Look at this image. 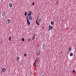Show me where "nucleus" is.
<instances>
[{"label": "nucleus", "mask_w": 76, "mask_h": 76, "mask_svg": "<svg viewBox=\"0 0 76 76\" xmlns=\"http://www.w3.org/2000/svg\"><path fill=\"white\" fill-rule=\"evenodd\" d=\"M26 16L27 15V12H25L24 14Z\"/></svg>", "instance_id": "nucleus-15"}, {"label": "nucleus", "mask_w": 76, "mask_h": 76, "mask_svg": "<svg viewBox=\"0 0 76 76\" xmlns=\"http://www.w3.org/2000/svg\"><path fill=\"white\" fill-rule=\"evenodd\" d=\"M28 19L29 20H31L32 19V16H30L28 17Z\"/></svg>", "instance_id": "nucleus-6"}, {"label": "nucleus", "mask_w": 76, "mask_h": 76, "mask_svg": "<svg viewBox=\"0 0 76 76\" xmlns=\"http://www.w3.org/2000/svg\"><path fill=\"white\" fill-rule=\"evenodd\" d=\"M5 13H6V12H5V11H4L3 12L2 16H5Z\"/></svg>", "instance_id": "nucleus-7"}, {"label": "nucleus", "mask_w": 76, "mask_h": 76, "mask_svg": "<svg viewBox=\"0 0 76 76\" xmlns=\"http://www.w3.org/2000/svg\"><path fill=\"white\" fill-rule=\"evenodd\" d=\"M69 55L70 56H73V53H70Z\"/></svg>", "instance_id": "nucleus-11"}, {"label": "nucleus", "mask_w": 76, "mask_h": 76, "mask_svg": "<svg viewBox=\"0 0 76 76\" xmlns=\"http://www.w3.org/2000/svg\"><path fill=\"white\" fill-rule=\"evenodd\" d=\"M28 16H31V13H29L28 14Z\"/></svg>", "instance_id": "nucleus-20"}, {"label": "nucleus", "mask_w": 76, "mask_h": 76, "mask_svg": "<svg viewBox=\"0 0 76 76\" xmlns=\"http://www.w3.org/2000/svg\"><path fill=\"white\" fill-rule=\"evenodd\" d=\"M39 57H37L35 61L36 63H37L38 61V60H39Z\"/></svg>", "instance_id": "nucleus-5"}, {"label": "nucleus", "mask_w": 76, "mask_h": 76, "mask_svg": "<svg viewBox=\"0 0 76 76\" xmlns=\"http://www.w3.org/2000/svg\"><path fill=\"white\" fill-rule=\"evenodd\" d=\"M28 15L27 16V17H28Z\"/></svg>", "instance_id": "nucleus-31"}, {"label": "nucleus", "mask_w": 76, "mask_h": 76, "mask_svg": "<svg viewBox=\"0 0 76 76\" xmlns=\"http://www.w3.org/2000/svg\"><path fill=\"white\" fill-rule=\"evenodd\" d=\"M35 34H34V37L32 39V40H34V38H35Z\"/></svg>", "instance_id": "nucleus-12"}, {"label": "nucleus", "mask_w": 76, "mask_h": 76, "mask_svg": "<svg viewBox=\"0 0 76 76\" xmlns=\"http://www.w3.org/2000/svg\"><path fill=\"white\" fill-rule=\"evenodd\" d=\"M50 26L49 27V28L50 29H53V26H50V25H49Z\"/></svg>", "instance_id": "nucleus-8"}, {"label": "nucleus", "mask_w": 76, "mask_h": 76, "mask_svg": "<svg viewBox=\"0 0 76 76\" xmlns=\"http://www.w3.org/2000/svg\"><path fill=\"white\" fill-rule=\"evenodd\" d=\"M31 75H33V74L32 73V72H31Z\"/></svg>", "instance_id": "nucleus-26"}, {"label": "nucleus", "mask_w": 76, "mask_h": 76, "mask_svg": "<svg viewBox=\"0 0 76 76\" xmlns=\"http://www.w3.org/2000/svg\"><path fill=\"white\" fill-rule=\"evenodd\" d=\"M40 53H41V51H40V50H39L38 52L37 53V56H38L40 54Z\"/></svg>", "instance_id": "nucleus-4"}, {"label": "nucleus", "mask_w": 76, "mask_h": 76, "mask_svg": "<svg viewBox=\"0 0 76 76\" xmlns=\"http://www.w3.org/2000/svg\"><path fill=\"white\" fill-rule=\"evenodd\" d=\"M75 70H73L72 71L73 73H75Z\"/></svg>", "instance_id": "nucleus-22"}, {"label": "nucleus", "mask_w": 76, "mask_h": 76, "mask_svg": "<svg viewBox=\"0 0 76 76\" xmlns=\"http://www.w3.org/2000/svg\"><path fill=\"white\" fill-rule=\"evenodd\" d=\"M32 5H34V2H33L32 3Z\"/></svg>", "instance_id": "nucleus-24"}, {"label": "nucleus", "mask_w": 76, "mask_h": 76, "mask_svg": "<svg viewBox=\"0 0 76 76\" xmlns=\"http://www.w3.org/2000/svg\"><path fill=\"white\" fill-rule=\"evenodd\" d=\"M50 24L53 25L54 24V22L53 21H51L50 22Z\"/></svg>", "instance_id": "nucleus-14"}, {"label": "nucleus", "mask_w": 76, "mask_h": 76, "mask_svg": "<svg viewBox=\"0 0 76 76\" xmlns=\"http://www.w3.org/2000/svg\"><path fill=\"white\" fill-rule=\"evenodd\" d=\"M31 38H28V41H31Z\"/></svg>", "instance_id": "nucleus-17"}, {"label": "nucleus", "mask_w": 76, "mask_h": 76, "mask_svg": "<svg viewBox=\"0 0 76 76\" xmlns=\"http://www.w3.org/2000/svg\"><path fill=\"white\" fill-rule=\"evenodd\" d=\"M27 23L28 25H30V24H31L30 21H29V19L28 18L27 19Z\"/></svg>", "instance_id": "nucleus-3"}, {"label": "nucleus", "mask_w": 76, "mask_h": 76, "mask_svg": "<svg viewBox=\"0 0 76 76\" xmlns=\"http://www.w3.org/2000/svg\"><path fill=\"white\" fill-rule=\"evenodd\" d=\"M22 41H25V39L24 38L22 39Z\"/></svg>", "instance_id": "nucleus-19"}, {"label": "nucleus", "mask_w": 76, "mask_h": 76, "mask_svg": "<svg viewBox=\"0 0 76 76\" xmlns=\"http://www.w3.org/2000/svg\"><path fill=\"white\" fill-rule=\"evenodd\" d=\"M9 6L10 7H12V4H9Z\"/></svg>", "instance_id": "nucleus-13"}, {"label": "nucleus", "mask_w": 76, "mask_h": 76, "mask_svg": "<svg viewBox=\"0 0 76 76\" xmlns=\"http://www.w3.org/2000/svg\"><path fill=\"white\" fill-rule=\"evenodd\" d=\"M5 70H6V69H5V68H3L2 69V72H5Z\"/></svg>", "instance_id": "nucleus-10"}, {"label": "nucleus", "mask_w": 76, "mask_h": 76, "mask_svg": "<svg viewBox=\"0 0 76 76\" xmlns=\"http://www.w3.org/2000/svg\"><path fill=\"white\" fill-rule=\"evenodd\" d=\"M35 65H36V64H35Z\"/></svg>", "instance_id": "nucleus-32"}, {"label": "nucleus", "mask_w": 76, "mask_h": 76, "mask_svg": "<svg viewBox=\"0 0 76 76\" xmlns=\"http://www.w3.org/2000/svg\"><path fill=\"white\" fill-rule=\"evenodd\" d=\"M42 48L43 49V50L45 49V43H43Z\"/></svg>", "instance_id": "nucleus-2"}, {"label": "nucleus", "mask_w": 76, "mask_h": 76, "mask_svg": "<svg viewBox=\"0 0 76 76\" xmlns=\"http://www.w3.org/2000/svg\"><path fill=\"white\" fill-rule=\"evenodd\" d=\"M19 57H18L17 58V60L18 61L19 60Z\"/></svg>", "instance_id": "nucleus-21"}, {"label": "nucleus", "mask_w": 76, "mask_h": 76, "mask_svg": "<svg viewBox=\"0 0 76 76\" xmlns=\"http://www.w3.org/2000/svg\"><path fill=\"white\" fill-rule=\"evenodd\" d=\"M71 30H72V28H71Z\"/></svg>", "instance_id": "nucleus-30"}, {"label": "nucleus", "mask_w": 76, "mask_h": 76, "mask_svg": "<svg viewBox=\"0 0 76 76\" xmlns=\"http://www.w3.org/2000/svg\"><path fill=\"white\" fill-rule=\"evenodd\" d=\"M42 76H44V75H42Z\"/></svg>", "instance_id": "nucleus-29"}, {"label": "nucleus", "mask_w": 76, "mask_h": 76, "mask_svg": "<svg viewBox=\"0 0 76 76\" xmlns=\"http://www.w3.org/2000/svg\"><path fill=\"white\" fill-rule=\"evenodd\" d=\"M69 51H71V50H72V48L70 47L69 48Z\"/></svg>", "instance_id": "nucleus-16"}, {"label": "nucleus", "mask_w": 76, "mask_h": 76, "mask_svg": "<svg viewBox=\"0 0 76 76\" xmlns=\"http://www.w3.org/2000/svg\"><path fill=\"white\" fill-rule=\"evenodd\" d=\"M24 56H25V57L26 56V54H24Z\"/></svg>", "instance_id": "nucleus-23"}, {"label": "nucleus", "mask_w": 76, "mask_h": 76, "mask_svg": "<svg viewBox=\"0 0 76 76\" xmlns=\"http://www.w3.org/2000/svg\"><path fill=\"white\" fill-rule=\"evenodd\" d=\"M7 20H8V23L10 24L11 22L10 20L9 19H8Z\"/></svg>", "instance_id": "nucleus-9"}, {"label": "nucleus", "mask_w": 76, "mask_h": 76, "mask_svg": "<svg viewBox=\"0 0 76 76\" xmlns=\"http://www.w3.org/2000/svg\"><path fill=\"white\" fill-rule=\"evenodd\" d=\"M48 30L49 31H50V29H48Z\"/></svg>", "instance_id": "nucleus-28"}, {"label": "nucleus", "mask_w": 76, "mask_h": 76, "mask_svg": "<svg viewBox=\"0 0 76 76\" xmlns=\"http://www.w3.org/2000/svg\"><path fill=\"white\" fill-rule=\"evenodd\" d=\"M29 13H32V12H31V11H29Z\"/></svg>", "instance_id": "nucleus-25"}, {"label": "nucleus", "mask_w": 76, "mask_h": 76, "mask_svg": "<svg viewBox=\"0 0 76 76\" xmlns=\"http://www.w3.org/2000/svg\"><path fill=\"white\" fill-rule=\"evenodd\" d=\"M33 66H35V63H34L33 64Z\"/></svg>", "instance_id": "nucleus-27"}, {"label": "nucleus", "mask_w": 76, "mask_h": 76, "mask_svg": "<svg viewBox=\"0 0 76 76\" xmlns=\"http://www.w3.org/2000/svg\"><path fill=\"white\" fill-rule=\"evenodd\" d=\"M38 22H39V23H38V18H37L36 20V23L37 25H38V26H39V23H41V18H39Z\"/></svg>", "instance_id": "nucleus-1"}, {"label": "nucleus", "mask_w": 76, "mask_h": 76, "mask_svg": "<svg viewBox=\"0 0 76 76\" xmlns=\"http://www.w3.org/2000/svg\"><path fill=\"white\" fill-rule=\"evenodd\" d=\"M10 39H11V37H10L9 38V41H10Z\"/></svg>", "instance_id": "nucleus-18"}]
</instances>
